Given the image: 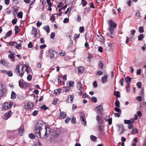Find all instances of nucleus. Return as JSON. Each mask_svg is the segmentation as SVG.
Returning a JSON list of instances; mask_svg holds the SVG:
<instances>
[{
	"instance_id": "nucleus-47",
	"label": "nucleus",
	"mask_w": 146,
	"mask_h": 146,
	"mask_svg": "<svg viewBox=\"0 0 146 146\" xmlns=\"http://www.w3.org/2000/svg\"><path fill=\"white\" fill-rule=\"evenodd\" d=\"M143 38L144 36L143 34H140V35L138 37V38L139 40H141L143 39Z\"/></svg>"
},
{
	"instance_id": "nucleus-13",
	"label": "nucleus",
	"mask_w": 146,
	"mask_h": 146,
	"mask_svg": "<svg viewBox=\"0 0 146 146\" xmlns=\"http://www.w3.org/2000/svg\"><path fill=\"white\" fill-rule=\"evenodd\" d=\"M1 72L3 73H5L8 75L9 77H11L13 76V74L11 71H6L4 70H2Z\"/></svg>"
},
{
	"instance_id": "nucleus-40",
	"label": "nucleus",
	"mask_w": 146,
	"mask_h": 146,
	"mask_svg": "<svg viewBox=\"0 0 146 146\" xmlns=\"http://www.w3.org/2000/svg\"><path fill=\"white\" fill-rule=\"evenodd\" d=\"M81 4L82 6L84 7L86 5L87 2L86 0H82Z\"/></svg>"
},
{
	"instance_id": "nucleus-36",
	"label": "nucleus",
	"mask_w": 146,
	"mask_h": 146,
	"mask_svg": "<svg viewBox=\"0 0 146 146\" xmlns=\"http://www.w3.org/2000/svg\"><path fill=\"white\" fill-rule=\"evenodd\" d=\"M12 31H8L7 33V34L5 35V36L4 37L5 39H6V38L7 37H9L10 36L11 34Z\"/></svg>"
},
{
	"instance_id": "nucleus-20",
	"label": "nucleus",
	"mask_w": 146,
	"mask_h": 146,
	"mask_svg": "<svg viewBox=\"0 0 146 146\" xmlns=\"http://www.w3.org/2000/svg\"><path fill=\"white\" fill-rule=\"evenodd\" d=\"M96 38L98 40L101 42H103L104 40V37L101 35H97L96 37Z\"/></svg>"
},
{
	"instance_id": "nucleus-28",
	"label": "nucleus",
	"mask_w": 146,
	"mask_h": 146,
	"mask_svg": "<svg viewBox=\"0 0 146 146\" xmlns=\"http://www.w3.org/2000/svg\"><path fill=\"white\" fill-rule=\"evenodd\" d=\"M131 80V78H130L129 76H127L125 78V80L126 82L128 84H130V83Z\"/></svg>"
},
{
	"instance_id": "nucleus-53",
	"label": "nucleus",
	"mask_w": 146,
	"mask_h": 146,
	"mask_svg": "<svg viewBox=\"0 0 146 146\" xmlns=\"http://www.w3.org/2000/svg\"><path fill=\"white\" fill-rule=\"evenodd\" d=\"M69 86L70 87H73L74 85V82L69 81L68 83Z\"/></svg>"
},
{
	"instance_id": "nucleus-64",
	"label": "nucleus",
	"mask_w": 146,
	"mask_h": 146,
	"mask_svg": "<svg viewBox=\"0 0 146 146\" xmlns=\"http://www.w3.org/2000/svg\"><path fill=\"white\" fill-rule=\"evenodd\" d=\"M36 142L37 143L36 144H35V145H36V146H40V143L38 140H36Z\"/></svg>"
},
{
	"instance_id": "nucleus-14",
	"label": "nucleus",
	"mask_w": 146,
	"mask_h": 146,
	"mask_svg": "<svg viewBox=\"0 0 146 146\" xmlns=\"http://www.w3.org/2000/svg\"><path fill=\"white\" fill-rule=\"evenodd\" d=\"M56 54V51L53 50H51L49 52V56L51 58H54L55 57V55Z\"/></svg>"
},
{
	"instance_id": "nucleus-8",
	"label": "nucleus",
	"mask_w": 146,
	"mask_h": 146,
	"mask_svg": "<svg viewBox=\"0 0 146 146\" xmlns=\"http://www.w3.org/2000/svg\"><path fill=\"white\" fill-rule=\"evenodd\" d=\"M59 135V131H54L51 135L50 138V141H52L54 139H56L57 138Z\"/></svg>"
},
{
	"instance_id": "nucleus-50",
	"label": "nucleus",
	"mask_w": 146,
	"mask_h": 146,
	"mask_svg": "<svg viewBox=\"0 0 146 146\" xmlns=\"http://www.w3.org/2000/svg\"><path fill=\"white\" fill-rule=\"evenodd\" d=\"M29 138L31 139H35V135L32 133H30L29 135Z\"/></svg>"
},
{
	"instance_id": "nucleus-57",
	"label": "nucleus",
	"mask_w": 146,
	"mask_h": 146,
	"mask_svg": "<svg viewBox=\"0 0 146 146\" xmlns=\"http://www.w3.org/2000/svg\"><path fill=\"white\" fill-rule=\"evenodd\" d=\"M32 76L30 74H29V75H28L27 77V79L28 81L31 80L32 79Z\"/></svg>"
},
{
	"instance_id": "nucleus-12",
	"label": "nucleus",
	"mask_w": 146,
	"mask_h": 146,
	"mask_svg": "<svg viewBox=\"0 0 146 146\" xmlns=\"http://www.w3.org/2000/svg\"><path fill=\"white\" fill-rule=\"evenodd\" d=\"M60 113L59 114V118L60 119H64L66 117V113L64 111H61V110L60 109Z\"/></svg>"
},
{
	"instance_id": "nucleus-5",
	"label": "nucleus",
	"mask_w": 146,
	"mask_h": 146,
	"mask_svg": "<svg viewBox=\"0 0 146 146\" xmlns=\"http://www.w3.org/2000/svg\"><path fill=\"white\" fill-rule=\"evenodd\" d=\"M76 86L77 89L78 93L80 96L82 95L83 94L82 92L83 90L82 84L81 82H78L77 83Z\"/></svg>"
},
{
	"instance_id": "nucleus-26",
	"label": "nucleus",
	"mask_w": 146,
	"mask_h": 146,
	"mask_svg": "<svg viewBox=\"0 0 146 146\" xmlns=\"http://www.w3.org/2000/svg\"><path fill=\"white\" fill-rule=\"evenodd\" d=\"M74 98V96L73 95H69L68 97V100H70V101L71 103L73 102V100Z\"/></svg>"
},
{
	"instance_id": "nucleus-41",
	"label": "nucleus",
	"mask_w": 146,
	"mask_h": 146,
	"mask_svg": "<svg viewBox=\"0 0 146 146\" xmlns=\"http://www.w3.org/2000/svg\"><path fill=\"white\" fill-rule=\"evenodd\" d=\"M15 33H17L20 31V29L18 26H16L15 27Z\"/></svg>"
},
{
	"instance_id": "nucleus-15",
	"label": "nucleus",
	"mask_w": 146,
	"mask_h": 146,
	"mask_svg": "<svg viewBox=\"0 0 146 146\" xmlns=\"http://www.w3.org/2000/svg\"><path fill=\"white\" fill-rule=\"evenodd\" d=\"M11 114V111H9L5 113L4 117V119H7L10 117Z\"/></svg>"
},
{
	"instance_id": "nucleus-25",
	"label": "nucleus",
	"mask_w": 146,
	"mask_h": 146,
	"mask_svg": "<svg viewBox=\"0 0 146 146\" xmlns=\"http://www.w3.org/2000/svg\"><path fill=\"white\" fill-rule=\"evenodd\" d=\"M16 131V130H10L8 131V134L10 136H13Z\"/></svg>"
},
{
	"instance_id": "nucleus-33",
	"label": "nucleus",
	"mask_w": 146,
	"mask_h": 146,
	"mask_svg": "<svg viewBox=\"0 0 146 146\" xmlns=\"http://www.w3.org/2000/svg\"><path fill=\"white\" fill-rule=\"evenodd\" d=\"M61 92V89H56L54 90V93L55 94H59Z\"/></svg>"
},
{
	"instance_id": "nucleus-17",
	"label": "nucleus",
	"mask_w": 146,
	"mask_h": 146,
	"mask_svg": "<svg viewBox=\"0 0 146 146\" xmlns=\"http://www.w3.org/2000/svg\"><path fill=\"white\" fill-rule=\"evenodd\" d=\"M98 113H101L103 110V108L102 105H99L97 106L96 109Z\"/></svg>"
},
{
	"instance_id": "nucleus-39",
	"label": "nucleus",
	"mask_w": 146,
	"mask_h": 146,
	"mask_svg": "<svg viewBox=\"0 0 146 146\" xmlns=\"http://www.w3.org/2000/svg\"><path fill=\"white\" fill-rule=\"evenodd\" d=\"M84 27H80L79 28V31L80 33H83L84 31Z\"/></svg>"
},
{
	"instance_id": "nucleus-22",
	"label": "nucleus",
	"mask_w": 146,
	"mask_h": 146,
	"mask_svg": "<svg viewBox=\"0 0 146 146\" xmlns=\"http://www.w3.org/2000/svg\"><path fill=\"white\" fill-rule=\"evenodd\" d=\"M24 126H22L20 128H19L18 130V132L21 135H22V133L24 131Z\"/></svg>"
},
{
	"instance_id": "nucleus-4",
	"label": "nucleus",
	"mask_w": 146,
	"mask_h": 146,
	"mask_svg": "<svg viewBox=\"0 0 146 146\" xmlns=\"http://www.w3.org/2000/svg\"><path fill=\"white\" fill-rule=\"evenodd\" d=\"M7 93V90L4 85L2 84L0 85V98L5 96Z\"/></svg>"
},
{
	"instance_id": "nucleus-19",
	"label": "nucleus",
	"mask_w": 146,
	"mask_h": 146,
	"mask_svg": "<svg viewBox=\"0 0 146 146\" xmlns=\"http://www.w3.org/2000/svg\"><path fill=\"white\" fill-rule=\"evenodd\" d=\"M72 90V89L70 87H64L63 88V92H69Z\"/></svg>"
},
{
	"instance_id": "nucleus-30",
	"label": "nucleus",
	"mask_w": 146,
	"mask_h": 146,
	"mask_svg": "<svg viewBox=\"0 0 146 146\" xmlns=\"http://www.w3.org/2000/svg\"><path fill=\"white\" fill-rule=\"evenodd\" d=\"M43 29L46 30V32L47 33H49L50 31V27L49 25H47V26H44L43 28Z\"/></svg>"
},
{
	"instance_id": "nucleus-49",
	"label": "nucleus",
	"mask_w": 146,
	"mask_h": 146,
	"mask_svg": "<svg viewBox=\"0 0 146 146\" xmlns=\"http://www.w3.org/2000/svg\"><path fill=\"white\" fill-rule=\"evenodd\" d=\"M58 99L56 98H54V100L52 102V104H53L55 105H56L57 102H58Z\"/></svg>"
},
{
	"instance_id": "nucleus-35",
	"label": "nucleus",
	"mask_w": 146,
	"mask_h": 146,
	"mask_svg": "<svg viewBox=\"0 0 146 146\" xmlns=\"http://www.w3.org/2000/svg\"><path fill=\"white\" fill-rule=\"evenodd\" d=\"M8 57L10 58L13 61H14L15 56L14 55L11 54L8 55Z\"/></svg>"
},
{
	"instance_id": "nucleus-44",
	"label": "nucleus",
	"mask_w": 146,
	"mask_h": 146,
	"mask_svg": "<svg viewBox=\"0 0 146 146\" xmlns=\"http://www.w3.org/2000/svg\"><path fill=\"white\" fill-rule=\"evenodd\" d=\"M119 92L118 91H115V92L114 93V95L115 96H116L118 98H119L120 97V96L119 95Z\"/></svg>"
},
{
	"instance_id": "nucleus-1",
	"label": "nucleus",
	"mask_w": 146,
	"mask_h": 146,
	"mask_svg": "<svg viewBox=\"0 0 146 146\" xmlns=\"http://www.w3.org/2000/svg\"><path fill=\"white\" fill-rule=\"evenodd\" d=\"M50 132V129L48 127H46L42 129H40L39 131L35 133V134L38 137L44 139L49 136Z\"/></svg>"
},
{
	"instance_id": "nucleus-61",
	"label": "nucleus",
	"mask_w": 146,
	"mask_h": 146,
	"mask_svg": "<svg viewBox=\"0 0 146 146\" xmlns=\"http://www.w3.org/2000/svg\"><path fill=\"white\" fill-rule=\"evenodd\" d=\"M135 16L136 17H140V13L139 11H137L135 15Z\"/></svg>"
},
{
	"instance_id": "nucleus-29",
	"label": "nucleus",
	"mask_w": 146,
	"mask_h": 146,
	"mask_svg": "<svg viewBox=\"0 0 146 146\" xmlns=\"http://www.w3.org/2000/svg\"><path fill=\"white\" fill-rule=\"evenodd\" d=\"M109 33H108V35L110 37H113L114 36V32L113 31H109Z\"/></svg>"
},
{
	"instance_id": "nucleus-3",
	"label": "nucleus",
	"mask_w": 146,
	"mask_h": 146,
	"mask_svg": "<svg viewBox=\"0 0 146 146\" xmlns=\"http://www.w3.org/2000/svg\"><path fill=\"white\" fill-rule=\"evenodd\" d=\"M19 67L20 66L19 65H17L16 67L15 71L21 77H22L23 76L24 73V72H23V69L25 67L26 69L29 68V65L28 64H26L24 66H22L21 69V72H20L21 70H19Z\"/></svg>"
},
{
	"instance_id": "nucleus-23",
	"label": "nucleus",
	"mask_w": 146,
	"mask_h": 146,
	"mask_svg": "<svg viewBox=\"0 0 146 146\" xmlns=\"http://www.w3.org/2000/svg\"><path fill=\"white\" fill-rule=\"evenodd\" d=\"M124 123L125 124H130V123H132L134 122V119H132L130 120H125L124 121Z\"/></svg>"
},
{
	"instance_id": "nucleus-42",
	"label": "nucleus",
	"mask_w": 146,
	"mask_h": 146,
	"mask_svg": "<svg viewBox=\"0 0 146 146\" xmlns=\"http://www.w3.org/2000/svg\"><path fill=\"white\" fill-rule=\"evenodd\" d=\"M90 139L92 141H94L97 139V137L93 135H91L90 136Z\"/></svg>"
},
{
	"instance_id": "nucleus-9",
	"label": "nucleus",
	"mask_w": 146,
	"mask_h": 146,
	"mask_svg": "<svg viewBox=\"0 0 146 146\" xmlns=\"http://www.w3.org/2000/svg\"><path fill=\"white\" fill-rule=\"evenodd\" d=\"M114 110L118 113H114V116L116 117H119L120 116V115L121 113V110L118 108L115 107L114 108Z\"/></svg>"
},
{
	"instance_id": "nucleus-18",
	"label": "nucleus",
	"mask_w": 146,
	"mask_h": 146,
	"mask_svg": "<svg viewBox=\"0 0 146 146\" xmlns=\"http://www.w3.org/2000/svg\"><path fill=\"white\" fill-rule=\"evenodd\" d=\"M108 75H105L101 78L102 82L103 83H106L107 81Z\"/></svg>"
},
{
	"instance_id": "nucleus-46",
	"label": "nucleus",
	"mask_w": 146,
	"mask_h": 146,
	"mask_svg": "<svg viewBox=\"0 0 146 146\" xmlns=\"http://www.w3.org/2000/svg\"><path fill=\"white\" fill-rule=\"evenodd\" d=\"M23 13L21 11H20L17 14V17L19 18H22L23 16Z\"/></svg>"
},
{
	"instance_id": "nucleus-45",
	"label": "nucleus",
	"mask_w": 146,
	"mask_h": 146,
	"mask_svg": "<svg viewBox=\"0 0 146 146\" xmlns=\"http://www.w3.org/2000/svg\"><path fill=\"white\" fill-rule=\"evenodd\" d=\"M139 32L140 33H143L144 32V29L143 27H140L139 28Z\"/></svg>"
},
{
	"instance_id": "nucleus-59",
	"label": "nucleus",
	"mask_w": 146,
	"mask_h": 146,
	"mask_svg": "<svg viewBox=\"0 0 146 146\" xmlns=\"http://www.w3.org/2000/svg\"><path fill=\"white\" fill-rule=\"evenodd\" d=\"M38 110H35L33 112V116H35L38 113Z\"/></svg>"
},
{
	"instance_id": "nucleus-38",
	"label": "nucleus",
	"mask_w": 146,
	"mask_h": 146,
	"mask_svg": "<svg viewBox=\"0 0 146 146\" xmlns=\"http://www.w3.org/2000/svg\"><path fill=\"white\" fill-rule=\"evenodd\" d=\"M22 44L21 43H19V44H17L15 45V48L19 50H20L21 48Z\"/></svg>"
},
{
	"instance_id": "nucleus-56",
	"label": "nucleus",
	"mask_w": 146,
	"mask_h": 146,
	"mask_svg": "<svg viewBox=\"0 0 146 146\" xmlns=\"http://www.w3.org/2000/svg\"><path fill=\"white\" fill-rule=\"evenodd\" d=\"M130 84H127V85L126 88L127 89V92H129L130 90Z\"/></svg>"
},
{
	"instance_id": "nucleus-37",
	"label": "nucleus",
	"mask_w": 146,
	"mask_h": 146,
	"mask_svg": "<svg viewBox=\"0 0 146 146\" xmlns=\"http://www.w3.org/2000/svg\"><path fill=\"white\" fill-rule=\"evenodd\" d=\"M120 102L118 100H116L115 102L116 107L119 108L120 107Z\"/></svg>"
},
{
	"instance_id": "nucleus-6",
	"label": "nucleus",
	"mask_w": 146,
	"mask_h": 146,
	"mask_svg": "<svg viewBox=\"0 0 146 146\" xmlns=\"http://www.w3.org/2000/svg\"><path fill=\"white\" fill-rule=\"evenodd\" d=\"M13 103L12 102L9 103L5 102L3 104V107L1 108V110L4 111L11 108L13 105Z\"/></svg>"
},
{
	"instance_id": "nucleus-31",
	"label": "nucleus",
	"mask_w": 146,
	"mask_h": 146,
	"mask_svg": "<svg viewBox=\"0 0 146 146\" xmlns=\"http://www.w3.org/2000/svg\"><path fill=\"white\" fill-rule=\"evenodd\" d=\"M81 19L80 15L79 14H78L77 15V17L76 19V21L78 22H80L81 21Z\"/></svg>"
},
{
	"instance_id": "nucleus-62",
	"label": "nucleus",
	"mask_w": 146,
	"mask_h": 146,
	"mask_svg": "<svg viewBox=\"0 0 146 146\" xmlns=\"http://www.w3.org/2000/svg\"><path fill=\"white\" fill-rule=\"evenodd\" d=\"M50 20L52 22H54L55 20V17L53 15H52Z\"/></svg>"
},
{
	"instance_id": "nucleus-63",
	"label": "nucleus",
	"mask_w": 146,
	"mask_h": 146,
	"mask_svg": "<svg viewBox=\"0 0 146 146\" xmlns=\"http://www.w3.org/2000/svg\"><path fill=\"white\" fill-rule=\"evenodd\" d=\"M40 37V34H38L37 32L35 33V37L36 38V39Z\"/></svg>"
},
{
	"instance_id": "nucleus-27",
	"label": "nucleus",
	"mask_w": 146,
	"mask_h": 146,
	"mask_svg": "<svg viewBox=\"0 0 146 146\" xmlns=\"http://www.w3.org/2000/svg\"><path fill=\"white\" fill-rule=\"evenodd\" d=\"M16 94L14 92L12 91L11 94V98L12 99L14 100L16 98Z\"/></svg>"
},
{
	"instance_id": "nucleus-24",
	"label": "nucleus",
	"mask_w": 146,
	"mask_h": 146,
	"mask_svg": "<svg viewBox=\"0 0 146 146\" xmlns=\"http://www.w3.org/2000/svg\"><path fill=\"white\" fill-rule=\"evenodd\" d=\"M78 72L79 73L82 74L84 71V68L82 66H80L78 68Z\"/></svg>"
},
{
	"instance_id": "nucleus-10",
	"label": "nucleus",
	"mask_w": 146,
	"mask_h": 146,
	"mask_svg": "<svg viewBox=\"0 0 146 146\" xmlns=\"http://www.w3.org/2000/svg\"><path fill=\"white\" fill-rule=\"evenodd\" d=\"M19 86L22 89H25L28 86V85L21 80L19 81Z\"/></svg>"
},
{
	"instance_id": "nucleus-48",
	"label": "nucleus",
	"mask_w": 146,
	"mask_h": 146,
	"mask_svg": "<svg viewBox=\"0 0 146 146\" xmlns=\"http://www.w3.org/2000/svg\"><path fill=\"white\" fill-rule=\"evenodd\" d=\"M41 109H43L44 110H46L48 109V107H47L45 105H43V106L40 107Z\"/></svg>"
},
{
	"instance_id": "nucleus-2",
	"label": "nucleus",
	"mask_w": 146,
	"mask_h": 146,
	"mask_svg": "<svg viewBox=\"0 0 146 146\" xmlns=\"http://www.w3.org/2000/svg\"><path fill=\"white\" fill-rule=\"evenodd\" d=\"M46 127L44 122L41 120H38L35 126L34 133H37L40 131V129H42Z\"/></svg>"
},
{
	"instance_id": "nucleus-43",
	"label": "nucleus",
	"mask_w": 146,
	"mask_h": 146,
	"mask_svg": "<svg viewBox=\"0 0 146 146\" xmlns=\"http://www.w3.org/2000/svg\"><path fill=\"white\" fill-rule=\"evenodd\" d=\"M138 132V130L137 129H133L131 131L132 134L134 135L137 133Z\"/></svg>"
},
{
	"instance_id": "nucleus-55",
	"label": "nucleus",
	"mask_w": 146,
	"mask_h": 146,
	"mask_svg": "<svg viewBox=\"0 0 146 146\" xmlns=\"http://www.w3.org/2000/svg\"><path fill=\"white\" fill-rule=\"evenodd\" d=\"M103 74V72L101 70H98L96 72L97 75H101Z\"/></svg>"
},
{
	"instance_id": "nucleus-11",
	"label": "nucleus",
	"mask_w": 146,
	"mask_h": 146,
	"mask_svg": "<svg viewBox=\"0 0 146 146\" xmlns=\"http://www.w3.org/2000/svg\"><path fill=\"white\" fill-rule=\"evenodd\" d=\"M80 120L81 123L83 125H84V126L86 125V122L85 121V118L84 117L85 115L82 113L80 114Z\"/></svg>"
},
{
	"instance_id": "nucleus-34",
	"label": "nucleus",
	"mask_w": 146,
	"mask_h": 146,
	"mask_svg": "<svg viewBox=\"0 0 146 146\" xmlns=\"http://www.w3.org/2000/svg\"><path fill=\"white\" fill-rule=\"evenodd\" d=\"M17 44V43L13 42H8L7 45H11L13 46H15V45Z\"/></svg>"
},
{
	"instance_id": "nucleus-51",
	"label": "nucleus",
	"mask_w": 146,
	"mask_h": 146,
	"mask_svg": "<svg viewBox=\"0 0 146 146\" xmlns=\"http://www.w3.org/2000/svg\"><path fill=\"white\" fill-rule=\"evenodd\" d=\"M124 81V78H121L119 81V83L122 86H123Z\"/></svg>"
},
{
	"instance_id": "nucleus-58",
	"label": "nucleus",
	"mask_w": 146,
	"mask_h": 146,
	"mask_svg": "<svg viewBox=\"0 0 146 146\" xmlns=\"http://www.w3.org/2000/svg\"><path fill=\"white\" fill-rule=\"evenodd\" d=\"M65 52L64 51H61L59 52L60 55L61 56H63L64 55Z\"/></svg>"
},
{
	"instance_id": "nucleus-21",
	"label": "nucleus",
	"mask_w": 146,
	"mask_h": 146,
	"mask_svg": "<svg viewBox=\"0 0 146 146\" xmlns=\"http://www.w3.org/2000/svg\"><path fill=\"white\" fill-rule=\"evenodd\" d=\"M97 120L99 125H101L102 124L103 121V120L101 119L100 117L98 115L97 116Z\"/></svg>"
},
{
	"instance_id": "nucleus-60",
	"label": "nucleus",
	"mask_w": 146,
	"mask_h": 146,
	"mask_svg": "<svg viewBox=\"0 0 146 146\" xmlns=\"http://www.w3.org/2000/svg\"><path fill=\"white\" fill-rule=\"evenodd\" d=\"M76 118L74 117H72L71 119V122L72 123H76Z\"/></svg>"
},
{
	"instance_id": "nucleus-54",
	"label": "nucleus",
	"mask_w": 146,
	"mask_h": 146,
	"mask_svg": "<svg viewBox=\"0 0 146 146\" xmlns=\"http://www.w3.org/2000/svg\"><path fill=\"white\" fill-rule=\"evenodd\" d=\"M33 47L32 42H30L28 45V47L29 48H32Z\"/></svg>"
},
{
	"instance_id": "nucleus-32",
	"label": "nucleus",
	"mask_w": 146,
	"mask_h": 146,
	"mask_svg": "<svg viewBox=\"0 0 146 146\" xmlns=\"http://www.w3.org/2000/svg\"><path fill=\"white\" fill-rule=\"evenodd\" d=\"M37 32V31L36 28L33 26L32 27V30L31 32V35H33L35 33Z\"/></svg>"
},
{
	"instance_id": "nucleus-7",
	"label": "nucleus",
	"mask_w": 146,
	"mask_h": 146,
	"mask_svg": "<svg viewBox=\"0 0 146 146\" xmlns=\"http://www.w3.org/2000/svg\"><path fill=\"white\" fill-rule=\"evenodd\" d=\"M109 27L108 29L109 31H113L117 26L116 24L113 22L112 20H110L108 21Z\"/></svg>"
},
{
	"instance_id": "nucleus-16",
	"label": "nucleus",
	"mask_w": 146,
	"mask_h": 146,
	"mask_svg": "<svg viewBox=\"0 0 146 146\" xmlns=\"http://www.w3.org/2000/svg\"><path fill=\"white\" fill-rule=\"evenodd\" d=\"M27 109H32L34 107L33 103L32 102H29L27 103V105L25 106Z\"/></svg>"
},
{
	"instance_id": "nucleus-52",
	"label": "nucleus",
	"mask_w": 146,
	"mask_h": 146,
	"mask_svg": "<svg viewBox=\"0 0 146 146\" xmlns=\"http://www.w3.org/2000/svg\"><path fill=\"white\" fill-rule=\"evenodd\" d=\"M92 101L94 102H97V99L96 97H92L91 98Z\"/></svg>"
}]
</instances>
